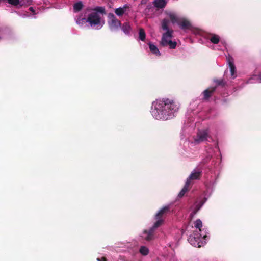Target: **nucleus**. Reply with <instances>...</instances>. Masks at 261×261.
<instances>
[{"label":"nucleus","mask_w":261,"mask_h":261,"mask_svg":"<svg viewBox=\"0 0 261 261\" xmlns=\"http://www.w3.org/2000/svg\"><path fill=\"white\" fill-rule=\"evenodd\" d=\"M97 261H106V260L105 258H102L101 259L97 258Z\"/></svg>","instance_id":"nucleus-34"},{"label":"nucleus","mask_w":261,"mask_h":261,"mask_svg":"<svg viewBox=\"0 0 261 261\" xmlns=\"http://www.w3.org/2000/svg\"><path fill=\"white\" fill-rule=\"evenodd\" d=\"M227 64L229 67L230 77L231 80H233L237 77L236 68L234 64L233 57L230 55L226 56Z\"/></svg>","instance_id":"nucleus-12"},{"label":"nucleus","mask_w":261,"mask_h":261,"mask_svg":"<svg viewBox=\"0 0 261 261\" xmlns=\"http://www.w3.org/2000/svg\"><path fill=\"white\" fill-rule=\"evenodd\" d=\"M138 39L142 41H145L146 38V34L145 31L142 28H140L138 31Z\"/></svg>","instance_id":"nucleus-25"},{"label":"nucleus","mask_w":261,"mask_h":261,"mask_svg":"<svg viewBox=\"0 0 261 261\" xmlns=\"http://www.w3.org/2000/svg\"><path fill=\"white\" fill-rule=\"evenodd\" d=\"M169 20L164 19L162 21V28L166 32L162 35L160 45L163 47H168L170 49H175L177 46V42L172 41L173 31L169 28Z\"/></svg>","instance_id":"nucleus-5"},{"label":"nucleus","mask_w":261,"mask_h":261,"mask_svg":"<svg viewBox=\"0 0 261 261\" xmlns=\"http://www.w3.org/2000/svg\"><path fill=\"white\" fill-rule=\"evenodd\" d=\"M201 174L202 170L201 169L196 168L194 169L187 179L186 182H188L190 185L191 180L199 179Z\"/></svg>","instance_id":"nucleus-13"},{"label":"nucleus","mask_w":261,"mask_h":261,"mask_svg":"<svg viewBox=\"0 0 261 261\" xmlns=\"http://www.w3.org/2000/svg\"><path fill=\"white\" fill-rule=\"evenodd\" d=\"M189 185H190L188 184V182H186L184 187L181 189V190L179 192V193L178 195V198H181L184 196V195H185L186 192L188 190V188H189Z\"/></svg>","instance_id":"nucleus-27"},{"label":"nucleus","mask_w":261,"mask_h":261,"mask_svg":"<svg viewBox=\"0 0 261 261\" xmlns=\"http://www.w3.org/2000/svg\"><path fill=\"white\" fill-rule=\"evenodd\" d=\"M2 39V37L0 36V40H1Z\"/></svg>","instance_id":"nucleus-38"},{"label":"nucleus","mask_w":261,"mask_h":261,"mask_svg":"<svg viewBox=\"0 0 261 261\" xmlns=\"http://www.w3.org/2000/svg\"><path fill=\"white\" fill-rule=\"evenodd\" d=\"M211 138V131L209 128L198 129L196 135L193 136L191 144L197 145L207 141L208 138Z\"/></svg>","instance_id":"nucleus-6"},{"label":"nucleus","mask_w":261,"mask_h":261,"mask_svg":"<svg viewBox=\"0 0 261 261\" xmlns=\"http://www.w3.org/2000/svg\"><path fill=\"white\" fill-rule=\"evenodd\" d=\"M202 105H200L199 99H196L191 102L188 109L187 120L184 124L182 128V133L189 134L191 133L198 125V122L195 121L194 118L200 111Z\"/></svg>","instance_id":"nucleus-2"},{"label":"nucleus","mask_w":261,"mask_h":261,"mask_svg":"<svg viewBox=\"0 0 261 261\" xmlns=\"http://www.w3.org/2000/svg\"><path fill=\"white\" fill-rule=\"evenodd\" d=\"M4 0H0V3H1L2 1H3Z\"/></svg>","instance_id":"nucleus-37"},{"label":"nucleus","mask_w":261,"mask_h":261,"mask_svg":"<svg viewBox=\"0 0 261 261\" xmlns=\"http://www.w3.org/2000/svg\"><path fill=\"white\" fill-rule=\"evenodd\" d=\"M139 252L143 255H146L149 253V249L144 246H142L139 249Z\"/></svg>","instance_id":"nucleus-29"},{"label":"nucleus","mask_w":261,"mask_h":261,"mask_svg":"<svg viewBox=\"0 0 261 261\" xmlns=\"http://www.w3.org/2000/svg\"><path fill=\"white\" fill-rule=\"evenodd\" d=\"M168 0H154L153 4L157 8L162 9L165 7Z\"/></svg>","instance_id":"nucleus-22"},{"label":"nucleus","mask_w":261,"mask_h":261,"mask_svg":"<svg viewBox=\"0 0 261 261\" xmlns=\"http://www.w3.org/2000/svg\"><path fill=\"white\" fill-rule=\"evenodd\" d=\"M179 28L182 30H186L189 28L191 26L190 22L186 19H179L178 23Z\"/></svg>","instance_id":"nucleus-19"},{"label":"nucleus","mask_w":261,"mask_h":261,"mask_svg":"<svg viewBox=\"0 0 261 261\" xmlns=\"http://www.w3.org/2000/svg\"><path fill=\"white\" fill-rule=\"evenodd\" d=\"M228 72V70L227 69L226 70H225V71L224 72V76L226 77V78L228 77V75H227Z\"/></svg>","instance_id":"nucleus-32"},{"label":"nucleus","mask_w":261,"mask_h":261,"mask_svg":"<svg viewBox=\"0 0 261 261\" xmlns=\"http://www.w3.org/2000/svg\"><path fill=\"white\" fill-rule=\"evenodd\" d=\"M88 24L93 29L99 30L103 27L104 21L99 14L91 12L88 15Z\"/></svg>","instance_id":"nucleus-8"},{"label":"nucleus","mask_w":261,"mask_h":261,"mask_svg":"<svg viewBox=\"0 0 261 261\" xmlns=\"http://www.w3.org/2000/svg\"><path fill=\"white\" fill-rule=\"evenodd\" d=\"M169 206L166 205L163 207L156 213L154 218L156 221L148 230H144L142 233L141 237L143 239L147 241H150L154 239L155 231L163 223L164 220L163 217L169 211Z\"/></svg>","instance_id":"nucleus-4"},{"label":"nucleus","mask_w":261,"mask_h":261,"mask_svg":"<svg viewBox=\"0 0 261 261\" xmlns=\"http://www.w3.org/2000/svg\"><path fill=\"white\" fill-rule=\"evenodd\" d=\"M214 82L216 83V86L215 87H217V89L219 86H221L222 87H225L226 85V82L225 81L224 79H221V80H217L215 79L214 80Z\"/></svg>","instance_id":"nucleus-26"},{"label":"nucleus","mask_w":261,"mask_h":261,"mask_svg":"<svg viewBox=\"0 0 261 261\" xmlns=\"http://www.w3.org/2000/svg\"><path fill=\"white\" fill-rule=\"evenodd\" d=\"M19 15L20 16H21V17H23V18L29 16V15L26 14H23V15H20V14H19Z\"/></svg>","instance_id":"nucleus-33"},{"label":"nucleus","mask_w":261,"mask_h":261,"mask_svg":"<svg viewBox=\"0 0 261 261\" xmlns=\"http://www.w3.org/2000/svg\"><path fill=\"white\" fill-rule=\"evenodd\" d=\"M150 52L156 56H160L161 54L156 45L151 42L148 43Z\"/></svg>","instance_id":"nucleus-21"},{"label":"nucleus","mask_w":261,"mask_h":261,"mask_svg":"<svg viewBox=\"0 0 261 261\" xmlns=\"http://www.w3.org/2000/svg\"><path fill=\"white\" fill-rule=\"evenodd\" d=\"M217 182V178L215 176H211L210 178L208 176L205 182L206 191L204 193L205 197L202 199L196 200L194 204L191 207V213L190 217L192 219L200 210L204 203L207 201L208 198L212 195L215 186Z\"/></svg>","instance_id":"nucleus-3"},{"label":"nucleus","mask_w":261,"mask_h":261,"mask_svg":"<svg viewBox=\"0 0 261 261\" xmlns=\"http://www.w3.org/2000/svg\"><path fill=\"white\" fill-rule=\"evenodd\" d=\"M194 233L190 235L188 238V242L194 247H200L203 246L207 240V234Z\"/></svg>","instance_id":"nucleus-7"},{"label":"nucleus","mask_w":261,"mask_h":261,"mask_svg":"<svg viewBox=\"0 0 261 261\" xmlns=\"http://www.w3.org/2000/svg\"><path fill=\"white\" fill-rule=\"evenodd\" d=\"M167 15L173 24L178 23L179 19L174 13L170 12Z\"/></svg>","instance_id":"nucleus-24"},{"label":"nucleus","mask_w":261,"mask_h":261,"mask_svg":"<svg viewBox=\"0 0 261 261\" xmlns=\"http://www.w3.org/2000/svg\"><path fill=\"white\" fill-rule=\"evenodd\" d=\"M259 75H253L246 82V84L260 83Z\"/></svg>","instance_id":"nucleus-23"},{"label":"nucleus","mask_w":261,"mask_h":261,"mask_svg":"<svg viewBox=\"0 0 261 261\" xmlns=\"http://www.w3.org/2000/svg\"><path fill=\"white\" fill-rule=\"evenodd\" d=\"M108 24L112 32L118 31L121 26L120 21L113 13H109L108 15Z\"/></svg>","instance_id":"nucleus-11"},{"label":"nucleus","mask_w":261,"mask_h":261,"mask_svg":"<svg viewBox=\"0 0 261 261\" xmlns=\"http://www.w3.org/2000/svg\"><path fill=\"white\" fill-rule=\"evenodd\" d=\"M3 31V30H2H2H1V29H0V32H2Z\"/></svg>","instance_id":"nucleus-36"},{"label":"nucleus","mask_w":261,"mask_h":261,"mask_svg":"<svg viewBox=\"0 0 261 261\" xmlns=\"http://www.w3.org/2000/svg\"><path fill=\"white\" fill-rule=\"evenodd\" d=\"M259 75V80H260V83H261V73H259L258 74Z\"/></svg>","instance_id":"nucleus-35"},{"label":"nucleus","mask_w":261,"mask_h":261,"mask_svg":"<svg viewBox=\"0 0 261 261\" xmlns=\"http://www.w3.org/2000/svg\"><path fill=\"white\" fill-rule=\"evenodd\" d=\"M202 226V223L200 219H198L194 222V227L198 229L197 232L200 233L207 234L208 230L206 228H203L201 229Z\"/></svg>","instance_id":"nucleus-16"},{"label":"nucleus","mask_w":261,"mask_h":261,"mask_svg":"<svg viewBox=\"0 0 261 261\" xmlns=\"http://www.w3.org/2000/svg\"><path fill=\"white\" fill-rule=\"evenodd\" d=\"M29 10L32 13L33 15H35V10H34V8L33 7H30L29 8Z\"/></svg>","instance_id":"nucleus-31"},{"label":"nucleus","mask_w":261,"mask_h":261,"mask_svg":"<svg viewBox=\"0 0 261 261\" xmlns=\"http://www.w3.org/2000/svg\"><path fill=\"white\" fill-rule=\"evenodd\" d=\"M128 8V5L127 4H125L122 7L116 8L115 10V13L118 16H122L126 12Z\"/></svg>","instance_id":"nucleus-20"},{"label":"nucleus","mask_w":261,"mask_h":261,"mask_svg":"<svg viewBox=\"0 0 261 261\" xmlns=\"http://www.w3.org/2000/svg\"><path fill=\"white\" fill-rule=\"evenodd\" d=\"M8 2L11 5L19 8L31 5L32 3V0H8Z\"/></svg>","instance_id":"nucleus-14"},{"label":"nucleus","mask_w":261,"mask_h":261,"mask_svg":"<svg viewBox=\"0 0 261 261\" xmlns=\"http://www.w3.org/2000/svg\"><path fill=\"white\" fill-rule=\"evenodd\" d=\"M216 150H218L220 153V150L219 147L218 141L215 143L214 146L211 144L206 145L205 147L206 155L205 156L202 160L201 163L205 164L210 162L213 158V156L215 154Z\"/></svg>","instance_id":"nucleus-9"},{"label":"nucleus","mask_w":261,"mask_h":261,"mask_svg":"<svg viewBox=\"0 0 261 261\" xmlns=\"http://www.w3.org/2000/svg\"><path fill=\"white\" fill-rule=\"evenodd\" d=\"M179 109V105L174 99L163 98L152 102L150 112L154 119L166 121L175 117Z\"/></svg>","instance_id":"nucleus-1"},{"label":"nucleus","mask_w":261,"mask_h":261,"mask_svg":"<svg viewBox=\"0 0 261 261\" xmlns=\"http://www.w3.org/2000/svg\"><path fill=\"white\" fill-rule=\"evenodd\" d=\"M120 29L126 35L128 36H131L132 29L129 22H124V23L121 24Z\"/></svg>","instance_id":"nucleus-17"},{"label":"nucleus","mask_w":261,"mask_h":261,"mask_svg":"<svg viewBox=\"0 0 261 261\" xmlns=\"http://www.w3.org/2000/svg\"><path fill=\"white\" fill-rule=\"evenodd\" d=\"M207 39L214 44H220L215 48L219 50H222L226 47V43L225 41L221 40L220 37L217 34L211 33L207 36Z\"/></svg>","instance_id":"nucleus-10"},{"label":"nucleus","mask_w":261,"mask_h":261,"mask_svg":"<svg viewBox=\"0 0 261 261\" xmlns=\"http://www.w3.org/2000/svg\"><path fill=\"white\" fill-rule=\"evenodd\" d=\"M83 5L82 2L79 1L75 3L73 5V11L77 12L80 11L83 8Z\"/></svg>","instance_id":"nucleus-28"},{"label":"nucleus","mask_w":261,"mask_h":261,"mask_svg":"<svg viewBox=\"0 0 261 261\" xmlns=\"http://www.w3.org/2000/svg\"><path fill=\"white\" fill-rule=\"evenodd\" d=\"M93 12H96L97 14H103L105 13V8L103 7H96L94 9Z\"/></svg>","instance_id":"nucleus-30"},{"label":"nucleus","mask_w":261,"mask_h":261,"mask_svg":"<svg viewBox=\"0 0 261 261\" xmlns=\"http://www.w3.org/2000/svg\"><path fill=\"white\" fill-rule=\"evenodd\" d=\"M76 23L82 28H85L88 25V18L86 19L81 16H78L75 18Z\"/></svg>","instance_id":"nucleus-18"},{"label":"nucleus","mask_w":261,"mask_h":261,"mask_svg":"<svg viewBox=\"0 0 261 261\" xmlns=\"http://www.w3.org/2000/svg\"><path fill=\"white\" fill-rule=\"evenodd\" d=\"M217 90L216 87H210L207 89L204 90L202 92L203 99L205 100L208 99L211 97L213 93Z\"/></svg>","instance_id":"nucleus-15"}]
</instances>
